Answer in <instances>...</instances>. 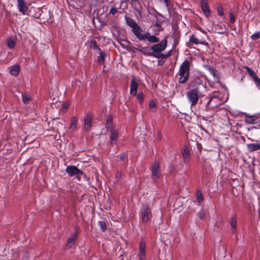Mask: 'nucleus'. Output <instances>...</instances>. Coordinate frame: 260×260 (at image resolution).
Returning a JSON list of instances; mask_svg holds the SVG:
<instances>
[{"instance_id":"nucleus-18","label":"nucleus","mask_w":260,"mask_h":260,"mask_svg":"<svg viewBox=\"0 0 260 260\" xmlns=\"http://www.w3.org/2000/svg\"><path fill=\"white\" fill-rule=\"evenodd\" d=\"M105 127L109 132L115 129L113 127V117L111 115H109L107 116Z\"/></svg>"},{"instance_id":"nucleus-47","label":"nucleus","mask_w":260,"mask_h":260,"mask_svg":"<svg viewBox=\"0 0 260 260\" xmlns=\"http://www.w3.org/2000/svg\"><path fill=\"white\" fill-rule=\"evenodd\" d=\"M65 108H68V106H65Z\"/></svg>"},{"instance_id":"nucleus-8","label":"nucleus","mask_w":260,"mask_h":260,"mask_svg":"<svg viewBox=\"0 0 260 260\" xmlns=\"http://www.w3.org/2000/svg\"><path fill=\"white\" fill-rule=\"evenodd\" d=\"M92 119V115L90 114H87L84 117V130L89 132L91 129V121Z\"/></svg>"},{"instance_id":"nucleus-31","label":"nucleus","mask_w":260,"mask_h":260,"mask_svg":"<svg viewBox=\"0 0 260 260\" xmlns=\"http://www.w3.org/2000/svg\"><path fill=\"white\" fill-rule=\"evenodd\" d=\"M15 46V42L12 39H9L7 42V46L10 49H13Z\"/></svg>"},{"instance_id":"nucleus-33","label":"nucleus","mask_w":260,"mask_h":260,"mask_svg":"<svg viewBox=\"0 0 260 260\" xmlns=\"http://www.w3.org/2000/svg\"><path fill=\"white\" fill-rule=\"evenodd\" d=\"M137 99H138L139 102L140 104H142L144 101V95H143V93H142V92L139 93L137 94Z\"/></svg>"},{"instance_id":"nucleus-25","label":"nucleus","mask_w":260,"mask_h":260,"mask_svg":"<svg viewBox=\"0 0 260 260\" xmlns=\"http://www.w3.org/2000/svg\"><path fill=\"white\" fill-rule=\"evenodd\" d=\"M257 119L253 116H247L245 117V121L247 123L255 124Z\"/></svg>"},{"instance_id":"nucleus-46","label":"nucleus","mask_w":260,"mask_h":260,"mask_svg":"<svg viewBox=\"0 0 260 260\" xmlns=\"http://www.w3.org/2000/svg\"><path fill=\"white\" fill-rule=\"evenodd\" d=\"M158 15L159 16H160V17H162V15H161V14H160V13H158Z\"/></svg>"},{"instance_id":"nucleus-28","label":"nucleus","mask_w":260,"mask_h":260,"mask_svg":"<svg viewBox=\"0 0 260 260\" xmlns=\"http://www.w3.org/2000/svg\"><path fill=\"white\" fill-rule=\"evenodd\" d=\"M196 196L197 200L199 203H202L203 202L204 198L202 194V192L200 190H197Z\"/></svg>"},{"instance_id":"nucleus-1","label":"nucleus","mask_w":260,"mask_h":260,"mask_svg":"<svg viewBox=\"0 0 260 260\" xmlns=\"http://www.w3.org/2000/svg\"><path fill=\"white\" fill-rule=\"evenodd\" d=\"M125 19L126 24L132 28L133 33L139 41H145L148 40L151 43H157L159 42L158 37L154 35H151L148 31L144 32L135 20L132 18L125 16Z\"/></svg>"},{"instance_id":"nucleus-27","label":"nucleus","mask_w":260,"mask_h":260,"mask_svg":"<svg viewBox=\"0 0 260 260\" xmlns=\"http://www.w3.org/2000/svg\"><path fill=\"white\" fill-rule=\"evenodd\" d=\"M77 119L76 117H73L71 118V124L70 125V129L71 130H75L77 125Z\"/></svg>"},{"instance_id":"nucleus-45","label":"nucleus","mask_w":260,"mask_h":260,"mask_svg":"<svg viewBox=\"0 0 260 260\" xmlns=\"http://www.w3.org/2000/svg\"><path fill=\"white\" fill-rule=\"evenodd\" d=\"M218 220L220 222L222 221V219L221 217H218Z\"/></svg>"},{"instance_id":"nucleus-36","label":"nucleus","mask_w":260,"mask_h":260,"mask_svg":"<svg viewBox=\"0 0 260 260\" xmlns=\"http://www.w3.org/2000/svg\"><path fill=\"white\" fill-rule=\"evenodd\" d=\"M217 11H218V14L220 16H222L224 15L223 9L221 6H219L217 7Z\"/></svg>"},{"instance_id":"nucleus-6","label":"nucleus","mask_w":260,"mask_h":260,"mask_svg":"<svg viewBox=\"0 0 260 260\" xmlns=\"http://www.w3.org/2000/svg\"><path fill=\"white\" fill-rule=\"evenodd\" d=\"M150 214H151V209L149 206L148 205H143L141 210V220L143 223L148 221Z\"/></svg>"},{"instance_id":"nucleus-30","label":"nucleus","mask_w":260,"mask_h":260,"mask_svg":"<svg viewBox=\"0 0 260 260\" xmlns=\"http://www.w3.org/2000/svg\"><path fill=\"white\" fill-rule=\"evenodd\" d=\"M91 46L93 50H97L99 51H101V49L98 46L97 42L95 40H92L91 43Z\"/></svg>"},{"instance_id":"nucleus-9","label":"nucleus","mask_w":260,"mask_h":260,"mask_svg":"<svg viewBox=\"0 0 260 260\" xmlns=\"http://www.w3.org/2000/svg\"><path fill=\"white\" fill-rule=\"evenodd\" d=\"M190 43L195 45L201 44L205 46H208V43L207 42L205 41H199V40L193 34H192L189 38V42L187 44L188 47H190L189 45Z\"/></svg>"},{"instance_id":"nucleus-42","label":"nucleus","mask_w":260,"mask_h":260,"mask_svg":"<svg viewBox=\"0 0 260 260\" xmlns=\"http://www.w3.org/2000/svg\"><path fill=\"white\" fill-rule=\"evenodd\" d=\"M160 1H162V0H159ZM164 3L165 4L167 7H169V0H163Z\"/></svg>"},{"instance_id":"nucleus-22","label":"nucleus","mask_w":260,"mask_h":260,"mask_svg":"<svg viewBox=\"0 0 260 260\" xmlns=\"http://www.w3.org/2000/svg\"><path fill=\"white\" fill-rule=\"evenodd\" d=\"M207 103L206 104V110L213 109L217 106V105L213 104L214 100H216V98L213 97L211 98H207Z\"/></svg>"},{"instance_id":"nucleus-19","label":"nucleus","mask_w":260,"mask_h":260,"mask_svg":"<svg viewBox=\"0 0 260 260\" xmlns=\"http://www.w3.org/2000/svg\"><path fill=\"white\" fill-rule=\"evenodd\" d=\"M207 69L216 80H219V73L215 68L212 66H208Z\"/></svg>"},{"instance_id":"nucleus-50","label":"nucleus","mask_w":260,"mask_h":260,"mask_svg":"<svg viewBox=\"0 0 260 260\" xmlns=\"http://www.w3.org/2000/svg\"><path fill=\"white\" fill-rule=\"evenodd\" d=\"M259 126L260 127V121H259Z\"/></svg>"},{"instance_id":"nucleus-3","label":"nucleus","mask_w":260,"mask_h":260,"mask_svg":"<svg viewBox=\"0 0 260 260\" xmlns=\"http://www.w3.org/2000/svg\"><path fill=\"white\" fill-rule=\"evenodd\" d=\"M167 39L165 38L160 43L153 45L151 47V50L154 53L153 57L156 58H160V54H162V52L167 48Z\"/></svg>"},{"instance_id":"nucleus-11","label":"nucleus","mask_w":260,"mask_h":260,"mask_svg":"<svg viewBox=\"0 0 260 260\" xmlns=\"http://www.w3.org/2000/svg\"><path fill=\"white\" fill-rule=\"evenodd\" d=\"M151 171L153 176L156 179H158L160 175V170L159 169V164L158 162L155 161L151 166Z\"/></svg>"},{"instance_id":"nucleus-23","label":"nucleus","mask_w":260,"mask_h":260,"mask_svg":"<svg viewBox=\"0 0 260 260\" xmlns=\"http://www.w3.org/2000/svg\"><path fill=\"white\" fill-rule=\"evenodd\" d=\"M247 147L249 152L260 150L259 143H251L247 145Z\"/></svg>"},{"instance_id":"nucleus-24","label":"nucleus","mask_w":260,"mask_h":260,"mask_svg":"<svg viewBox=\"0 0 260 260\" xmlns=\"http://www.w3.org/2000/svg\"><path fill=\"white\" fill-rule=\"evenodd\" d=\"M10 73L11 75L16 76L18 75L20 68L18 64H15L9 68Z\"/></svg>"},{"instance_id":"nucleus-49","label":"nucleus","mask_w":260,"mask_h":260,"mask_svg":"<svg viewBox=\"0 0 260 260\" xmlns=\"http://www.w3.org/2000/svg\"><path fill=\"white\" fill-rule=\"evenodd\" d=\"M201 86H202V87H204V85L203 84H201Z\"/></svg>"},{"instance_id":"nucleus-38","label":"nucleus","mask_w":260,"mask_h":260,"mask_svg":"<svg viewBox=\"0 0 260 260\" xmlns=\"http://www.w3.org/2000/svg\"><path fill=\"white\" fill-rule=\"evenodd\" d=\"M156 107V103L154 101H151L149 103V108L151 109H155V108Z\"/></svg>"},{"instance_id":"nucleus-5","label":"nucleus","mask_w":260,"mask_h":260,"mask_svg":"<svg viewBox=\"0 0 260 260\" xmlns=\"http://www.w3.org/2000/svg\"><path fill=\"white\" fill-rule=\"evenodd\" d=\"M66 172L71 177L76 176L79 180H80V176L84 175L83 172L81 170L74 166H68L66 170Z\"/></svg>"},{"instance_id":"nucleus-21","label":"nucleus","mask_w":260,"mask_h":260,"mask_svg":"<svg viewBox=\"0 0 260 260\" xmlns=\"http://www.w3.org/2000/svg\"><path fill=\"white\" fill-rule=\"evenodd\" d=\"M230 223L231 227L233 228L232 233L235 234L236 232V226H237V216L236 215H233L230 219Z\"/></svg>"},{"instance_id":"nucleus-43","label":"nucleus","mask_w":260,"mask_h":260,"mask_svg":"<svg viewBox=\"0 0 260 260\" xmlns=\"http://www.w3.org/2000/svg\"><path fill=\"white\" fill-rule=\"evenodd\" d=\"M164 63V61H161V60H158V66H162Z\"/></svg>"},{"instance_id":"nucleus-44","label":"nucleus","mask_w":260,"mask_h":260,"mask_svg":"<svg viewBox=\"0 0 260 260\" xmlns=\"http://www.w3.org/2000/svg\"><path fill=\"white\" fill-rule=\"evenodd\" d=\"M161 22H158V21L157 20V22L155 23V26L156 27H159L161 25Z\"/></svg>"},{"instance_id":"nucleus-32","label":"nucleus","mask_w":260,"mask_h":260,"mask_svg":"<svg viewBox=\"0 0 260 260\" xmlns=\"http://www.w3.org/2000/svg\"><path fill=\"white\" fill-rule=\"evenodd\" d=\"M30 100V98L29 95L24 94L22 95V101L24 104H28Z\"/></svg>"},{"instance_id":"nucleus-29","label":"nucleus","mask_w":260,"mask_h":260,"mask_svg":"<svg viewBox=\"0 0 260 260\" xmlns=\"http://www.w3.org/2000/svg\"><path fill=\"white\" fill-rule=\"evenodd\" d=\"M98 224L103 232H105L107 230V221L106 220L104 219L102 221H99Z\"/></svg>"},{"instance_id":"nucleus-12","label":"nucleus","mask_w":260,"mask_h":260,"mask_svg":"<svg viewBox=\"0 0 260 260\" xmlns=\"http://www.w3.org/2000/svg\"><path fill=\"white\" fill-rule=\"evenodd\" d=\"M145 242L141 240L139 242V260H143L145 258Z\"/></svg>"},{"instance_id":"nucleus-34","label":"nucleus","mask_w":260,"mask_h":260,"mask_svg":"<svg viewBox=\"0 0 260 260\" xmlns=\"http://www.w3.org/2000/svg\"><path fill=\"white\" fill-rule=\"evenodd\" d=\"M171 55H172V52H171V51H170L167 54L162 53V54H160V58H162V59L167 58L169 57H170Z\"/></svg>"},{"instance_id":"nucleus-48","label":"nucleus","mask_w":260,"mask_h":260,"mask_svg":"<svg viewBox=\"0 0 260 260\" xmlns=\"http://www.w3.org/2000/svg\"><path fill=\"white\" fill-rule=\"evenodd\" d=\"M65 108H68V106H65Z\"/></svg>"},{"instance_id":"nucleus-7","label":"nucleus","mask_w":260,"mask_h":260,"mask_svg":"<svg viewBox=\"0 0 260 260\" xmlns=\"http://www.w3.org/2000/svg\"><path fill=\"white\" fill-rule=\"evenodd\" d=\"M249 76L253 80L257 87L260 89V79L254 72V71L250 68L245 66L244 67Z\"/></svg>"},{"instance_id":"nucleus-13","label":"nucleus","mask_w":260,"mask_h":260,"mask_svg":"<svg viewBox=\"0 0 260 260\" xmlns=\"http://www.w3.org/2000/svg\"><path fill=\"white\" fill-rule=\"evenodd\" d=\"M201 3L203 13L207 17H209L211 15V11L209 8L208 0H202Z\"/></svg>"},{"instance_id":"nucleus-35","label":"nucleus","mask_w":260,"mask_h":260,"mask_svg":"<svg viewBox=\"0 0 260 260\" xmlns=\"http://www.w3.org/2000/svg\"><path fill=\"white\" fill-rule=\"evenodd\" d=\"M253 40H257L260 38V32H256L251 36Z\"/></svg>"},{"instance_id":"nucleus-10","label":"nucleus","mask_w":260,"mask_h":260,"mask_svg":"<svg viewBox=\"0 0 260 260\" xmlns=\"http://www.w3.org/2000/svg\"><path fill=\"white\" fill-rule=\"evenodd\" d=\"M138 87V83L136 81V78L133 77L130 84V93L131 95L135 96L137 94Z\"/></svg>"},{"instance_id":"nucleus-15","label":"nucleus","mask_w":260,"mask_h":260,"mask_svg":"<svg viewBox=\"0 0 260 260\" xmlns=\"http://www.w3.org/2000/svg\"><path fill=\"white\" fill-rule=\"evenodd\" d=\"M184 163H188L190 159V152L188 147H185L181 151Z\"/></svg>"},{"instance_id":"nucleus-16","label":"nucleus","mask_w":260,"mask_h":260,"mask_svg":"<svg viewBox=\"0 0 260 260\" xmlns=\"http://www.w3.org/2000/svg\"><path fill=\"white\" fill-rule=\"evenodd\" d=\"M136 50L141 52V53H142L144 55L153 56L154 53H153V52H151V51H152L151 50V47H141V48H137Z\"/></svg>"},{"instance_id":"nucleus-39","label":"nucleus","mask_w":260,"mask_h":260,"mask_svg":"<svg viewBox=\"0 0 260 260\" xmlns=\"http://www.w3.org/2000/svg\"><path fill=\"white\" fill-rule=\"evenodd\" d=\"M198 216L201 219H203L205 217V212L203 210L201 211L198 213Z\"/></svg>"},{"instance_id":"nucleus-2","label":"nucleus","mask_w":260,"mask_h":260,"mask_svg":"<svg viewBox=\"0 0 260 260\" xmlns=\"http://www.w3.org/2000/svg\"><path fill=\"white\" fill-rule=\"evenodd\" d=\"M191 65V61L185 60L181 64L178 75L180 77L178 82L180 84L186 83L189 77V69Z\"/></svg>"},{"instance_id":"nucleus-20","label":"nucleus","mask_w":260,"mask_h":260,"mask_svg":"<svg viewBox=\"0 0 260 260\" xmlns=\"http://www.w3.org/2000/svg\"><path fill=\"white\" fill-rule=\"evenodd\" d=\"M111 133L110 135V143L111 145H114L116 143L118 133V131L116 129H114L111 131H110Z\"/></svg>"},{"instance_id":"nucleus-26","label":"nucleus","mask_w":260,"mask_h":260,"mask_svg":"<svg viewBox=\"0 0 260 260\" xmlns=\"http://www.w3.org/2000/svg\"><path fill=\"white\" fill-rule=\"evenodd\" d=\"M99 52L100 55L98 57L97 60L98 62H99L101 64H102L104 63L105 62V59L107 56V54L105 52H102L101 50Z\"/></svg>"},{"instance_id":"nucleus-37","label":"nucleus","mask_w":260,"mask_h":260,"mask_svg":"<svg viewBox=\"0 0 260 260\" xmlns=\"http://www.w3.org/2000/svg\"><path fill=\"white\" fill-rule=\"evenodd\" d=\"M229 16H230V22L231 23H234L235 21V15H234V12H230Z\"/></svg>"},{"instance_id":"nucleus-14","label":"nucleus","mask_w":260,"mask_h":260,"mask_svg":"<svg viewBox=\"0 0 260 260\" xmlns=\"http://www.w3.org/2000/svg\"><path fill=\"white\" fill-rule=\"evenodd\" d=\"M18 2L17 7L19 11L23 14H25L28 10V7L24 0H17Z\"/></svg>"},{"instance_id":"nucleus-17","label":"nucleus","mask_w":260,"mask_h":260,"mask_svg":"<svg viewBox=\"0 0 260 260\" xmlns=\"http://www.w3.org/2000/svg\"><path fill=\"white\" fill-rule=\"evenodd\" d=\"M77 238V232H75L72 237H70L66 243V248L69 249L75 244Z\"/></svg>"},{"instance_id":"nucleus-41","label":"nucleus","mask_w":260,"mask_h":260,"mask_svg":"<svg viewBox=\"0 0 260 260\" xmlns=\"http://www.w3.org/2000/svg\"><path fill=\"white\" fill-rule=\"evenodd\" d=\"M125 156H126V155H125V153H121L119 155L120 158L121 160H124L125 158Z\"/></svg>"},{"instance_id":"nucleus-4","label":"nucleus","mask_w":260,"mask_h":260,"mask_svg":"<svg viewBox=\"0 0 260 260\" xmlns=\"http://www.w3.org/2000/svg\"><path fill=\"white\" fill-rule=\"evenodd\" d=\"M201 95L202 94L199 87L193 88L188 91L186 93L187 98L190 102L191 106H194L197 104L199 99Z\"/></svg>"},{"instance_id":"nucleus-40","label":"nucleus","mask_w":260,"mask_h":260,"mask_svg":"<svg viewBox=\"0 0 260 260\" xmlns=\"http://www.w3.org/2000/svg\"><path fill=\"white\" fill-rule=\"evenodd\" d=\"M117 13V10L115 8H112L111 9L110 11L109 14H112L113 15H115L116 13Z\"/></svg>"}]
</instances>
